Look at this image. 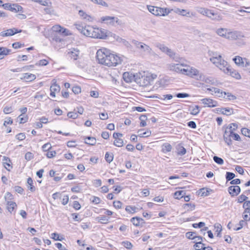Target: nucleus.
Listing matches in <instances>:
<instances>
[{
  "label": "nucleus",
  "instance_id": "49",
  "mask_svg": "<svg viewBox=\"0 0 250 250\" xmlns=\"http://www.w3.org/2000/svg\"><path fill=\"white\" fill-rule=\"evenodd\" d=\"M34 1L39 3L43 6H48L51 4L49 0H34Z\"/></svg>",
  "mask_w": 250,
  "mask_h": 250
},
{
  "label": "nucleus",
  "instance_id": "51",
  "mask_svg": "<svg viewBox=\"0 0 250 250\" xmlns=\"http://www.w3.org/2000/svg\"><path fill=\"white\" fill-rule=\"evenodd\" d=\"M97 219L100 223L102 224H106L108 221V219L104 216H99L97 217Z\"/></svg>",
  "mask_w": 250,
  "mask_h": 250
},
{
  "label": "nucleus",
  "instance_id": "27",
  "mask_svg": "<svg viewBox=\"0 0 250 250\" xmlns=\"http://www.w3.org/2000/svg\"><path fill=\"white\" fill-rule=\"evenodd\" d=\"M190 65H188L186 63L184 64L183 67H182L181 74H183L189 77V69Z\"/></svg>",
  "mask_w": 250,
  "mask_h": 250
},
{
  "label": "nucleus",
  "instance_id": "58",
  "mask_svg": "<svg viewBox=\"0 0 250 250\" xmlns=\"http://www.w3.org/2000/svg\"><path fill=\"white\" fill-rule=\"evenodd\" d=\"M79 16L83 19L89 20L90 16L87 15L83 11L80 10L79 11Z\"/></svg>",
  "mask_w": 250,
  "mask_h": 250
},
{
  "label": "nucleus",
  "instance_id": "34",
  "mask_svg": "<svg viewBox=\"0 0 250 250\" xmlns=\"http://www.w3.org/2000/svg\"><path fill=\"white\" fill-rule=\"evenodd\" d=\"M85 143L91 146H94L96 143V139L94 137H87L85 139Z\"/></svg>",
  "mask_w": 250,
  "mask_h": 250
},
{
  "label": "nucleus",
  "instance_id": "40",
  "mask_svg": "<svg viewBox=\"0 0 250 250\" xmlns=\"http://www.w3.org/2000/svg\"><path fill=\"white\" fill-rule=\"evenodd\" d=\"M234 113L233 109L231 108L226 107L224 108L223 114L226 115L227 116H229Z\"/></svg>",
  "mask_w": 250,
  "mask_h": 250
},
{
  "label": "nucleus",
  "instance_id": "33",
  "mask_svg": "<svg viewBox=\"0 0 250 250\" xmlns=\"http://www.w3.org/2000/svg\"><path fill=\"white\" fill-rule=\"evenodd\" d=\"M36 79L35 75L32 74L24 73L21 79H24L27 81H32Z\"/></svg>",
  "mask_w": 250,
  "mask_h": 250
},
{
  "label": "nucleus",
  "instance_id": "20",
  "mask_svg": "<svg viewBox=\"0 0 250 250\" xmlns=\"http://www.w3.org/2000/svg\"><path fill=\"white\" fill-rule=\"evenodd\" d=\"M198 11L200 14L205 15L211 19L215 20L216 19V17H214L215 15L210 10L205 8H201Z\"/></svg>",
  "mask_w": 250,
  "mask_h": 250
},
{
  "label": "nucleus",
  "instance_id": "2",
  "mask_svg": "<svg viewBox=\"0 0 250 250\" xmlns=\"http://www.w3.org/2000/svg\"><path fill=\"white\" fill-rule=\"evenodd\" d=\"M84 35L93 38L105 39L107 35L104 29L94 28L90 26H85Z\"/></svg>",
  "mask_w": 250,
  "mask_h": 250
},
{
  "label": "nucleus",
  "instance_id": "12",
  "mask_svg": "<svg viewBox=\"0 0 250 250\" xmlns=\"http://www.w3.org/2000/svg\"><path fill=\"white\" fill-rule=\"evenodd\" d=\"M232 60L239 67H247L250 65V62L248 59L242 58L239 56H235Z\"/></svg>",
  "mask_w": 250,
  "mask_h": 250
},
{
  "label": "nucleus",
  "instance_id": "30",
  "mask_svg": "<svg viewBox=\"0 0 250 250\" xmlns=\"http://www.w3.org/2000/svg\"><path fill=\"white\" fill-rule=\"evenodd\" d=\"M107 36H111V37H113L115 40H116L117 42H123L125 44V43H127V42L125 39H122V38L120 37L119 36L116 35L115 34L109 33L108 34L107 33Z\"/></svg>",
  "mask_w": 250,
  "mask_h": 250
},
{
  "label": "nucleus",
  "instance_id": "7",
  "mask_svg": "<svg viewBox=\"0 0 250 250\" xmlns=\"http://www.w3.org/2000/svg\"><path fill=\"white\" fill-rule=\"evenodd\" d=\"M132 43L135 45L136 48L138 49L142 54H150L152 51L151 48L144 42H140L136 40H133L132 41Z\"/></svg>",
  "mask_w": 250,
  "mask_h": 250
},
{
  "label": "nucleus",
  "instance_id": "26",
  "mask_svg": "<svg viewBox=\"0 0 250 250\" xmlns=\"http://www.w3.org/2000/svg\"><path fill=\"white\" fill-rule=\"evenodd\" d=\"M189 111L191 115H196L200 112V107L197 105L190 106L189 107Z\"/></svg>",
  "mask_w": 250,
  "mask_h": 250
},
{
  "label": "nucleus",
  "instance_id": "64",
  "mask_svg": "<svg viewBox=\"0 0 250 250\" xmlns=\"http://www.w3.org/2000/svg\"><path fill=\"white\" fill-rule=\"evenodd\" d=\"M243 218L246 221L250 220V209L248 213H246V210L244 211L243 213Z\"/></svg>",
  "mask_w": 250,
  "mask_h": 250
},
{
  "label": "nucleus",
  "instance_id": "39",
  "mask_svg": "<svg viewBox=\"0 0 250 250\" xmlns=\"http://www.w3.org/2000/svg\"><path fill=\"white\" fill-rule=\"evenodd\" d=\"M123 78L124 80L127 83L131 82L132 80L134 79L133 77H132V76L127 72H125L124 73Z\"/></svg>",
  "mask_w": 250,
  "mask_h": 250
},
{
  "label": "nucleus",
  "instance_id": "38",
  "mask_svg": "<svg viewBox=\"0 0 250 250\" xmlns=\"http://www.w3.org/2000/svg\"><path fill=\"white\" fill-rule=\"evenodd\" d=\"M237 128V125L236 124L232 123L229 125L226 128L225 131H228L229 132H234Z\"/></svg>",
  "mask_w": 250,
  "mask_h": 250
},
{
  "label": "nucleus",
  "instance_id": "1",
  "mask_svg": "<svg viewBox=\"0 0 250 250\" xmlns=\"http://www.w3.org/2000/svg\"><path fill=\"white\" fill-rule=\"evenodd\" d=\"M157 77L156 74L145 72L136 73L133 75L134 81L141 86H147L151 84Z\"/></svg>",
  "mask_w": 250,
  "mask_h": 250
},
{
  "label": "nucleus",
  "instance_id": "3",
  "mask_svg": "<svg viewBox=\"0 0 250 250\" xmlns=\"http://www.w3.org/2000/svg\"><path fill=\"white\" fill-rule=\"evenodd\" d=\"M111 51L105 48H103L99 49L97 52L96 58L99 63L105 65L107 62V59L110 57Z\"/></svg>",
  "mask_w": 250,
  "mask_h": 250
},
{
  "label": "nucleus",
  "instance_id": "36",
  "mask_svg": "<svg viewBox=\"0 0 250 250\" xmlns=\"http://www.w3.org/2000/svg\"><path fill=\"white\" fill-rule=\"evenodd\" d=\"M16 206L17 205L16 203L7 201V208L9 212H12Z\"/></svg>",
  "mask_w": 250,
  "mask_h": 250
},
{
  "label": "nucleus",
  "instance_id": "28",
  "mask_svg": "<svg viewBox=\"0 0 250 250\" xmlns=\"http://www.w3.org/2000/svg\"><path fill=\"white\" fill-rule=\"evenodd\" d=\"M171 149L172 146L169 143H166L162 146V151L164 153L171 151Z\"/></svg>",
  "mask_w": 250,
  "mask_h": 250
},
{
  "label": "nucleus",
  "instance_id": "37",
  "mask_svg": "<svg viewBox=\"0 0 250 250\" xmlns=\"http://www.w3.org/2000/svg\"><path fill=\"white\" fill-rule=\"evenodd\" d=\"M10 10L13 12H18L22 11L23 8L17 4H14L11 7Z\"/></svg>",
  "mask_w": 250,
  "mask_h": 250
},
{
  "label": "nucleus",
  "instance_id": "14",
  "mask_svg": "<svg viewBox=\"0 0 250 250\" xmlns=\"http://www.w3.org/2000/svg\"><path fill=\"white\" fill-rule=\"evenodd\" d=\"M184 63H171L167 65V68L170 71L181 74L182 67H183Z\"/></svg>",
  "mask_w": 250,
  "mask_h": 250
},
{
  "label": "nucleus",
  "instance_id": "18",
  "mask_svg": "<svg viewBox=\"0 0 250 250\" xmlns=\"http://www.w3.org/2000/svg\"><path fill=\"white\" fill-rule=\"evenodd\" d=\"M199 81L203 82L206 83L217 85V81L211 77L206 76L203 73L201 77L199 79Z\"/></svg>",
  "mask_w": 250,
  "mask_h": 250
},
{
  "label": "nucleus",
  "instance_id": "21",
  "mask_svg": "<svg viewBox=\"0 0 250 250\" xmlns=\"http://www.w3.org/2000/svg\"><path fill=\"white\" fill-rule=\"evenodd\" d=\"M67 36H69L70 42H73L75 39L74 34L68 29L63 28V41H66Z\"/></svg>",
  "mask_w": 250,
  "mask_h": 250
},
{
  "label": "nucleus",
  "instance_id": "16",
  "mask_svg": "<svg viewBox=\"0 0 250 250\" xmlns=\"http://www.w3.org/2000/svg\"><path fill=\"white\" fill-rule=\"evenodd\" d=\"M21 30H18L16 28H13L1 32L0 33V36L1 37L12 36L17 33H21Z\"/></svg>",
  "mask_w": 250,
  "mask_h": 250
},
{
  "label": "nucleus",
  "instance_id": "44",
  "mask_svg": "<svg viewBox=\"0 0 250 250\" xmlns=\"http://www.w3.org/2000/svg\"><path fill=\"white\" fill-rule=\"evenodd\" d=\"M105 159L107 162L111 163L113 159V154L112 153L106 152L105 154Z\"/></svg>",
  "mask_w": 250,
  "mask_h": 250
},
{
  "label": "nucleus",
  "instance_id": "10",
  "mask_svg": "<svg viewBox=\"0 0 250 250\" xmlns=\"http://www.w3.org/2000/svg\"><path fill=\"white\" fill-rule=\"evenodd\" d=\"M122 60L120 57L116 54L111 53L110 57L107 59V62L104 65L108 67L116 66L117 65L121 64Z\"/></svg>",
  "mask_w": 250,
  "mask_h": 250
},
{
  "label": "nucleus",
  "instance_id": "41",
  "mask_svg": "<svg viewBox=\"0 0 250 250\" xmlns=\"http://www.w3.org/2000/svg\"><path fill=\"white\" fill-rule=\"evenodd\" d=\"M185 192L183 190L177 191L174 193V197L175 199H181L184 196Z\"/></svg>",
  "mask_w": 250,
  "mask_h": 250
},
{
  "label": "nucleus",
  "instance_id": "9",
  "mask_svg": "<svg viewBox=\"0 0 250 250\" xmlns=\"http://www.w3.org/2000/svg\"><path fill=\"white\" fill-rule=\"evenodd\" d=\"M65 55L68 59L75 61L80 59V51L77 48H68L65 51Z\"/></svg>",
  "mask_w": 250,
  "mask_h": 250
},
{
  "label": "nucleus",
  "instance_id": "53",
  "mask_svg": "<svg viewBox=\"0 0 250 250\" xmlns=\"http://www.w3.org/2000/svg\"><path fill=\"white\" fill-rule=\"evenodd\" d=\"M140 119L141 120L140 126H145L146 125V115H142L140 117Z\"/></svg>",
  "mask_w": 250,
  "mask_h": 250
},
{
  "label": "nucleus",
  "instance_id": "35",
  "mask_svg": "<svg viewBox=\"0 0 250 250\" xmlns=\"http://www.w3.org/2000/svg\"><path fill=\"white\" fill-rule=\"evenodd\" d=\"M11 52V50L7 49L5 47H0V56L1 58H3L4 56L7 55Z\"/></svg>",
  "mask_w": 250,
  "mask_h": 250
},
{
  "label": "nucleus",
  "instance_id": "46",
  "mask_svg": "<svg viewBox=\"0 0 250 250\" xmlns=\"http://www.w3.org/2000/svg\"><path fill=\"white\" fill-rule=\"evenodd\" d=\"M27 183L29 186L28 187L29 190L32 192L34 191L35 190V188L34 186L33 185V180L30 177H29L27 179Z\"/></svg>",
  "mask_w": 250,
  "mask_h": 250
},
{
  "label": "nucleus",
  "instance_id": "31",
  "mask_svg": "<svg viewBox=\"0 0 250 250\" xmlns=\"http://www.w3.org/2000/svg\"><path fill=\"white\" fill-rule=\"evenodd\" d=\"M208 55L209 56V61L211 62L212 60L213 59H216L217 58H219L221 57V55L218 52L213 51H208Z\"/></svg>",
  "mask_w": 250,
  "mask_h": 250
},
{
  "label": "nucleus",
  "instance_id": "17",
  "mask_svg": "<svg viewBox=\"0 0 250 250\" xmlns=\"http://www.w3.org/2000/svg\"><path fill=\"white\" fill-rule=\"evenodd\" d=\"M189 71V77L195 78L198 81L203 73L199 70L192 66H190Z\"/></svg>",
  "mask_w": 250,
  "mask_h": 250
},
{
  "label": "nucleus",
  "instance_id": "60",
  "mask_svg": "<svg viewBox=\"0 0 250 250\" xmlns=\"http://www.w3.org/2000/svg\"><path fill=\"white\" fill-rule=\"evenodd\" d=\"M213 159L214 162L219 165H223L224 163V160L223 159L218 156H215L213 157Z\"/></svg>",
  "mask_w": 250,
  "mask_h": 250
},
{
  "label": "nucleus",
  "instance_id": "48",
  "mask_svg": "<svg viewBox=\"0 0 250 250\" xmlns=\"http://www.w3.org/2000/svg\"><path fill=\"white\" fill-rule=\"evenodd\" d=\"M51 238L55 241L59 240L62 241V237L60 236L57 233H53L51 234Z\"/></svg>",
  "mask_w": 250,
  "mask_h": 250
},
{
  "label": "nucleus",
  "instance_id": "54",
  "mask_svg": "<svg viewBox=\"0 0 250 250\" xmlns=\"http://www.w3.org/2000/svg\"><path fill=\"white\" fill-rule=\"evenodd\" d=\"M241 132L243 135L246 137L250 138V130L247 128H243L241 129Z\"/></svg>",
  "mask_w": 250,
  "mask_h": 250
},
{
  "label": "nucleus",
  "instance_id": "43",
  "mask_svg": "<svg viewBox=\"0 0 250 250\" xmlns=\"http://www.w3.org/2000/svg\"><path fill=\"white\" fill-rule=\"evenodd\" d=\"M195 206L193 204L187 203L184 205V208L185 209H187L188 211L193 210L194 209Z\"/></svg>",
  "mask_w": 250,
  "mask_h": 250
},
{
  "label": "nucleus",
  "instance_id": "25",
  "mask_svg": "<svg viewBox=\"0 0 250 250\" xmlns=\"http://www.w3.org/2000/svg\"><path fill=\"white\" fill-rule=\"evenodd\" d=\"M50 96L52 97H55L56 93L59 92L60 90V86L56 84H53L50 86Z\"/></svg>",
  "mask_w": 250,
  "mask_h": 250
},
{
  "label": "nucleus",
  "instance_id": "61",
  "mask_svg": "<svg viewBox=\"0 0 250 250\" xmlns=\"http://www.w3.org/2000/svg\"><path fill=\"white\" fill-rule=\"evenodd\" d=\"M250 201H246L243 204V208H245V210H246V213H248V211L249 212V210H250Z\"/></svg>",
  "mask_w": 250,
  "mask_h": 250
},
{
  "label": "nucleus",
  "instance_id": "56",
  "mask_svg": "<svg viewBox=\"0 0 250 250\" xmlns=\"http://www.w3.org/2000/svg\"><path fill=\"white\" fill-rule=\"evenodd\" d=\"M136 207H132L130 206H126L125 208V210L131 213H133L136 211Z\"/></svg>",
  "mask_w": 250,
  "mask_h": 250
},
{
  "label": "nucleus",
  "instance_id": "47",
  "mask_svg": "<svg viewBox=\"0 0 250 250\" xmlns=\"http://www.w3.org/2000/svg\"><path fill=\"white\" fill-rule=\"evenodd\" d=\"M114 145L117 147H122L124 145V141L123 139L120 138L118 139H115L113 143Z\"/></svg>",
  "mask_w": 250,
  "mask_h": 250
},
{
  "label": "nucleus",
  "instance_id": "57",
  "mask_svg": "<svg viewBox=\"0 0 250 250\" xmlns=\"http://www.w3.org/2000/svg\"><path fill=\"white\" fill-rule=\"evenodd\" d=\"M235 177V174L233 173L230 172H227L226 173V180L227 181H230Z\"/></svg>",
  "mask_w": 250,
  "mask_h": 250
},
{
  "label": "nucleus",
  "instance_id": "8",
  "mask_svg": "<svg viewBox=\"0 0 250 250\" xmlns=\"http://www.w3.org/2000/svg\"><path fill=\"white\" fill-rule=\"evenodd\" d=\"M156 46L162 52L166 53L168 56L174 60L175 62H179L180 58L176 56V54L171 49L168 48L163 44L158 43Z\"/></svg>",
  "mask_w": 250,
  "mask_h": 250
},
{
  "label": "nucleus",
  "instance_id": "6",
  "mask_svg": "<svg viewBox=\"0 0 250 250\" xmlns=\"http://www.w3.org/2000/svg\"><path fill=\"white\" fill-rule=\"evenodd\" d=\"M53 40L56 42H61L62 38V28L59 25H56L52 27L51 31Z\"/></svg>",
  "mask_w": 250,
  "mask_h": 250
},
{
  "label": "nucleus",
  "instance_id": "15",
  "mask_svg": "<svg viewBox=\"0 0 250 250\" xmlns=\"http://www.w3.org/2000/svg\"><path fill=\"white\" fill-rule=\"evenodd\" d=\"M227 39L229 40H236L243 37L239 31L229 29Z\"/></svg>",
  "mask_w": 250,
  "mask_h": 250
},
{
  "label": "nucleus",
  "instance_id": "5",
  "mask_svg": "<svg viewBox=\"0 0 250 250\" xmlns=\"http://www.w3.org/2000/svg\"><path fill=\"white\" fill-rule=\"evenodd\" d=\"M99 22L102 24H104L108 26H115L116 24H120L119 19L114 16H103L99 19Z\"/></svg>",
  "mask_w": 250,
  "mask_h": 250
},
{
  "label": "nucleus",
  "instance_id": "11",
  "mask_svg": "<svg viewBox=\"0 0 250 250\" xmlns=\"http://www.w3.org/2000/svg\"><path fill=\"white\" fill-rule=\"evenodd\" d=\"M211 62L223 72L229 64L228 62L223 59L222 56L215 59H213Z\"/></svg>",
  "mask_w": 250,
  "mask_h": 250
},
{
  "label": "nucleus",
  "instance_id": "42",
  "mask_svg": "<svg viewBox=\"0 0 250 250\" xmlns=\"http://www.w3.org/2000/svg\"><path fill=\"white\" fill-rule=\"evenodd\" d=\"M143 219L139 217H133L131 219V222L135 226H139L141 221H142Z\"/></svg>",
  "mask_w": 250,
  "mask_h": 250
},
{
  "label": "nucleus",
  "instance_id": "45",
  "mask_svg": "<svg viewBox=\"0 0 250 250\" xmlns=\"http://www.w3.org/2000/svg\"><path fill=\"white\" fill-rule=\"evenodd\" d=\"M186 153V149L183 146H178L177 148V154L179 155H184Z\"/></svg>",
  "mask_w": 250,
  "mask_h": 250
},
{
  "label": "nucleus",
  "instance_id": "63",
  "mask_svg": "<svg viewBox=\"0 0 250 250\" xmlns=\"http://www.w3.org/2000/svg\"><path fill=\"white\" fill-rule=\"evenodd\" d=\"M67 117L69 118L76 119L78 117V114L77 112H69L67 113Z\"/></svg>",
  "mask_w": 250,
  "mask_h": 250
},
{
  "label": "nucleus",
  "instance_id": "62",
  "mask_svg": "<svg viewBox=\"0 0 250 250\" xmlns=\"http://www.w3.org/2000/svg\"><path fill=\"white\" fill-rule=\"evenodd\" d=\"M113 206L117 209H120L122 207L123 203L120 201L113 202Z\"/></svg>",
  "mask_w": 250,
  "mask_h": 250
},
{
  "label": "nucleus",
  "instance_id": "22",
  "mask_svg": "<svg viewBox=\"0 0 250 250\" xmlns=\"http://www.w3.org/2000/svg\"><path fill=\"white\" fill-rule=\"evenodd\" d=\"M228 31H229V28H219L216 30L215 33L219 36L221 37L224 38H225V39H227V36L228 35Z\"/></svg>",
  "mask_w": 250,
  "mask_h": 250
},
{
  "label": "nucleus",
  "instance_id": "29",
  "mask_svg": "<svg viewBox=\"0 0 250 250\" xmlns=\"http://www.w3.org/2000/svg\"><path fill=\"white\" fill-rule=\"evenodd\" d=\"M231 132H229L228 131H225L224 133V139L228 145L230 146L232 144L231 139L230 138V134Z\"/></svg>",
  "mask_w": 250,
  "mask_h": 250
},
{
  "label": "nucleus",
  "instance_id": "24",
  "mask_svg": "<svg viewBox=\"0 0 250 250\" xmlns=\"http://www.w3.org/2000/svg\"><path fill=\"white\" fill-rule=\"evenodd\" d=\"M174 12L183 16H186L188 17H190L191 15H193L192 13H190V12L187 11L185 9H181L178 8L174 9Z\"/></svg>",
  "mask_w": 250,
  "mask_h": 250
},
{
  "label": "nucleus",
  "instance_id": "23",
  "mask_svg": "<svg viewBox=\"0 0 250 250\" xmlns=\"http://www.w3.org/2000/svg\"><path fill=\"white\" fill-rule=\"evenodd\" d=\"M240 190V188L238 186H230L229 188V192L232 196L238 195Z\"/></svg>",
  "mask_w": 250,
  "mask_h": 250
},
{
  "label": "nucleus",
  "instance_id": "32",
  "mask_svg": "<svg viewBox=\"0 0 250 250\" xmlns=\"http://www.w3.org/2000/svg\"><path fill=\"white\" fill-rule=\"evenodd\" d=\"M223 98L228 101H233L237 99L236 96L230 92H225Z\"/></svg>",
  "mask_w": 250,
  "mask_h": 250
},
{
  "label": "nucleus",
  "instance_id": "59",
  "mask_svg": "<svg viewBox=\"0 0 250 250\" xmlns=\"http://www.w3.org/2000/svg\"><path fill=\"white\" fill-rule=\"evenodd\" d=\"M122 245L128 250H130L133 247L132 244L130 242L127 241L123 242Z\"/></svg>",
  "mask_w": 250,
  "mask_h": 250
},
{
  "label": "nucleus",
  "instance_id": "55",
  "mask_svg": "<svg viewBox=\"0 0 250 250\" xmlns=\"http://www.w3.org/2000/svg\"><path fill=\"white\" fill-rule=\"evenodd\" d=\"M195 232H188L186 233V236L189 239L193 240L195 239L196 236L195 235Z\"/></svg>",
  "mask_w": 250,
  "mask_h": 250
},
{
  "label": "nucleus",
  "instance_id": "13",
  "mask_svg": "<svg viewBox=\"0 0 250 250\" xmlns=\"http://www.w3.org/2000/svg\"><path fill=\"white\" fill-rule=\"evenodd\" d=\"M226 74L229 75L232 77L237 79L240 80L241 79V76L238 71L232 68L229 64L223 71Z\"/></svg>",
  "mask_w": 250,
  "mask_h": 250
},
{
  "label": "nucleus",
  "instance_id": "4",
  "mask_svg": "<svg viewBox=\"0 0 250 250\" xmlns=\"http://www.w3.org/2000/svg\"><path fill=\"white\" fill-rule=\"evenodd\" d=\"M147 7L149 12L157 16L167 15L172 10L167 8H164L151 5H147Z\"/></svg>",
  "mask_w": 250,
  "mask_h": 250
},
{
  "label": "nucleus",
  "instance_id": "52",
  "mask_svg": "<svg viewBox=\"0 0 250 250\" xmlns=\"http://www.w3.org/2000/svg\"><path fill=\"white\" fill-rule=\"evenodd\" d=\"M76 28L83 34L84 35V30L85 29V26H83V24L76 23L75 24Z\"/></svg>",
  "mask_w": 250,
  "mask_h": 250
},
{
  "label": "nucleus",
  "instance_id": "50",
  "mask_svg": "<svg viewBox=\"0 0 250 250\" xmlns=\"http://www.w3.org/2000/svg\"><path fill=\"white\" fill-rule=\"evenodd\" d=\"M203 246H205V244L202 243L201 241L196 242L194 245V248L195 250H202Z\"/></svg>",
  "mask_w": 250,
  "mask_h": 250
},
{
  "label": "nucleus",
  "instance_id": "19",
  "mask_svg": "<svg viewBox=\"0 0 250 250\" xmlns=\"http://www.w3.org/2000/svg\"><path fill=\"white\" fill-rule=\"evenodd\" d=\"M201 102L205 106L214 107L218 105V102L210 98H204L202 99Z\"/></svg>",
  "mask_w": 250,
  "mask_h": 250
}]
</instances>
